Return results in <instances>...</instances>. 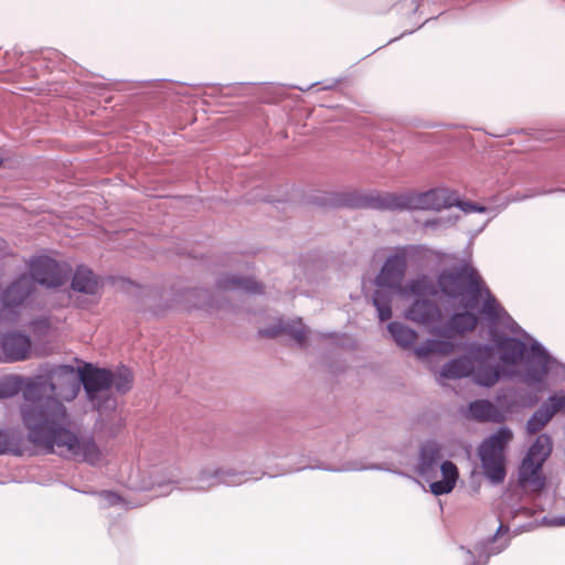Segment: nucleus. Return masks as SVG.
I'll return each mask as SVG.
<instances>
[{
  "mask_svg": "<svg viewBox=\"0 0 565 565\" xmlns=\"http://www.w3.org/2000/svg\"><path fill=\"white\" fill-rule=\"evenodd\" d=\"M47 403V417H43L41 411L36 408L24 411L29 440L49 451H54L56 447L89 465L98 463L100 451L94 439H79L77 435L66 428L68 418L66 407L62 402L49 401Z\"/></svg>",
  "mask_w": 565,
  "mask_h": 565,
  "instance_id": "1",
  "label": "nucleus"
},
{
  "mask_svg": "<svg viewBox=\"0 0 565 565\" xmlns=\"http://www.w3.org/2000/svg\"><path fill=\"white\" fill-rule=\"evenodd\" d=\"M455 193L446 188L425 192L396 193H337L328 192L312 196V202L323 207H356L381 211L441 210L454 206Z\"/></svg>",
  "mask_w": 565,
  "mask_h": 565,
  "instance_id": "2",
  "label": "nucleus"
},
{
  "mask_svg": "<svg viewBox=\"0 0 565 565\" xmlns=\"http://www.w3.org/2000/svg\"><path fill=\"white\" fill-rule=\"evenodd\" d=\"M527 344L514 337H501L497 340V348L500 351V361L509 365H518L524 362V370L519 373L522 383L529 387L541 385L546 377L557 372V369L565 370V364L552 356L546 348L537 340L530 337Z\"/></svg>",
  "mask_w": 565,
  "mask_h": 565,
  "instance_id": "3",
  "label": "nucleus"
},
{
  "mask_svg": "<svg viewBox=\"0 0 565 565\" xmlns=\"http://www.w3.org/2000/svg\"><path fill=\"white\" fill-rule=\"evenodd\" d=\"M21 391L28 402L21 407L22 422L26 427L24 414L26 408H36L41 411L43 417H47V402H60L57 398L74 399L79 392V382L74 377L73 366L58 365L46 374L30 380Z\"/></svg>",
  "mask_w": 565,
  "mask_h": 565,
  "instance_id": "4",
  "label": "nucleus"
},
{
  "mask_svg": "<svg viewBox=\"0 0 565 565\" xmlns=\"http://www.w3.org/2000/svg\"><path fill=\"white\" fill-rule=\"evenodd\" d=\"M443 459V446L437 440L428 439L420 444L415 465V472L430 481L429 489L434 495L450 493L459 478L457 466Z\"/></svg>",
  "mask_w": 565,
  "mask_h": 565,
  "instance_id": "5",
  "label": "nucleus"
},
{
  "mask_svg": "<svg viewBox=\"0 0 565 565\" xmlns=\"http://www.w3.org/2000/svg\"><path fill=\"white\" fill-rule=\"evenodd\" d=\"M437 286L443 295L458 299L468 297L465 308H472L482 297V280L476 268L468 264L448 268L440 271L437 277Z\"/></svg>",
  "mask_w": 565,
  "mask_h": 565,
  "instance_id": "6",
  "label": "nucleus"
},
{
  "mask_svg": "<svg viewBox=\"0 0 565 565\" xmlns=\"http://www.w3.org/2000/svg\"><path fill=\"white\" fill-rule=\"evenodd\" d=\"M512 438V430L503 426L486 438L478 447L483 475L494 484L501 483L507 476L505 449Z\"/></svg>",
  "mask_w": 565,
  "mask_h": 565,
  "instance_id": "7",
  "label": "nucleus"
},
{
  "mask_svg": "<svg viewBox=\"0 0 565 565\" xmlns=\"http://www.w3.org/2000/svg\"><path fill=\"white\" fill-rule=\"evenodd\" d=\"M553 451V439L548 434H540L530 445L519 468V481L541 491L545 487L542 468Z\"/></svg>",
  "mask_w": 565,
  "mask_h": 565,
  "instance_id": "8",
  "label": "nucleus"
},
{
  "mask_svg": "<svg viewBox=\"0 0 565 565\" xmlns=\"http://www.w3.org/2000/svg\"><path fill=\"white\" fill-rule=\"evenodd\" d=\"M519 533L521 531L518 529L511 534L510 527L500 521V525L492 536L477 542L472 548L459 546L463 565H487L490 557L503 552L509 546L512 536Z\"/></svg>",
  "mask_w": 565,
  "mask_h": 565,
  "instance_id": "9",
  "label": "nucleus"
},
{
  "mask_svg": "<svg viewBox=\"0 0 565 565\" xmlns=\"http://www.w3.org/2000/svg\"><path fill=\"white\" fill-rule=\"evenodd\" d=\"M468 353L473 361V382L483 387L494 386L502 377H510L511 373L494 361V349L489 344L471 343Z\"/></svg>",
  "mask_w": 565,
  "mask_h": 565,
  "instance_id": "10",
  "label": "nucleus"
},
{
  "mask_svg": "<svg viewBox=\"0 0 565 565\" xmlns=\"http://www.w3.org/2000/svg\"><path fill=\"white\" fill-rule=\"evenodd\" d=\"M29 277L35 286L45 288H58L65 284L68 277V268L46 255L32 256L26 263Z\"/></svg>",
  "mask_w": 565,
  "mask_h": 565,
  "instance_id": "11",
  "label": "nucleus"
},
{
  "mask_svg": "<svg viewBox=\"0 0 565 565\" xmlns=\"http://www.w3.org/2000/svg\"><path fill=\"white\" fill-rule=\"evenodd\" d=\"M558 414H565V390L555 391L541 403L525 423L526 434H539Z\"/></svg>",
  "mask_w": 565,
  "mask_h": 565,
  "instance_id": "12",
  "label": "nucleus"
},
{
  "mask_svg": "<svg viewBox=\"0 0 565 565\" xmlns=\"http://www.w3.org/2000/svg\"><path fill=\"white\" fill-rule=\"evenodd\" d=\"M218 472V467H203L194 478L190 479L189 481L182 484L179 481L174 480L172 476H170L168 479H154L151 482L150 488H158L160 490L159 495H164L169 493L171 491L170 486L172 483H179L180 489L183 490L204 492L217 486H221Z\"/></svg>",
  "mask_w": 565,
  "mask_h": 565,
  "instance_id": "13",
  "label": "nucleus"
},
{
  "mask_svg": "<svg viewBox=\"0 0 565 565\" xmlns=\"http://www.w3.org/2000/svg\"><path fill=\"white\" fill-rule=\"evenodd\" d=\"M78 376L88 401L100 412L104 406L98 394L111 388V370L87 364Z\"/></svg>",
  "mask_w": 565,
  "mask_h": 565,
  "instance_id": "14",
  "label": "nucleus"
},
{
  "mask_svg": "<svg viewBox=\"0 0 565 565\" xmlns=\"http://www.w3.org/2000/svg\"><path fill=\"white\" fill-rule=\"evenodd\" d=\"M32 340L21 331L0 332V363H15L31 356Z\"/></svg>",
  "mask_w": 565,
  "mask_h": 565,
  "instance_id": "15",
  "label": "nucleus"
},
{
  "mask_svg": "<svg viewBox=\"0 0 565 565\" xmlns=\"http://www.w3.org/2000/svg\"><path fill=\"white\" fill-rule=\"evenodd\" d=\"M478 318L470 311L454 313L446 322L435 324L430 332L439 338L454 339L456 335L465 334L475 330Z\"/></svg>",
  "mask_w": 565,
  "mask_h": 565,
  "instance_id": "16",
  "label": "nucleus"
},
{
  "mask_svg": "<svg viewBox=\"0 0 565 565\" xmlns=\"http://www.w3.org/2000/svg\"><path fill=\"white\" fill-rule=\"evenodd\" d=\"M406 267L396 248L390 254L375 277L376 287L398 290L406 275Z\"/></svg>",
  "mask_w": 565,
  "mask_h": 565,
  "instance_id": "17",
  "label": "nucleus"
},
{
  "mask_svg": "<svg viewBox=\"0 0 565 565\" xmlns=\"http://www.w3.org/2000/svg\"><path fill=\"white\" fill-rule=\"evenodd\" d=\"M36 290L32 278L21 274L12 280L2 291L1 300L6 308L22 306Z\"/></svg>",
  "mask_w": 565,
  "mask_h": 565,
  "instance_id": "18",
  "label": "nucleus"
},
{
  "mask_svg": "<svg viewBox=\"0 0 565 565\" xmlns=\"http://www.w3.org/2000/svg\"><path fill=\"white\" fill-rule=\"evenodd\" d=\"M405 317L415 323L430 326L431 329L441 322V310L434 300L415 299L406 310Z\"/></svg>",
  "mask_w": 565,
  "mask_h": 565,
  "instance_id": "19",
  "label": "nucleus"
},
{
  "mask_svg": "<svg viewBox=\"0 0 565 565\" xmlns=\"http://www.w3.org/2000/svg\"><path fill=\"white\" fill-rule=\"evenodd\" d=\"M301 462L303 465L296 468L295 469L296 471H300L303 469H320V470L337 471V472H339V471L379 470V471H392L396 475L405 476L404 472H402L399 470H392L383 463L362 465L361 462L353 461V462H348L342 468H332L327 465L318 463L316 460L311 459L310 457H308L307 459H301Z\"/></svg>",
  "mask_w": 565,
  "mask_h": 565,
  "instance_id": "20",
  "label": "nucleus"
},
{
  "mask_svg": "<svg viewBox=\"0 0 565 565\" xmlns=\"http://www.w3.org/2000/svg\"><path fill=\"white\" fill-rule=\"evenodd\" d=\"M280 333L290 335L300 347H303L307 339V329L301 319L280 322L277 326L259 330V334L267 338H276Z\"/></svg>",
  "mask_w": 565,
  "mask_h": 565,
  "instance_id": "21",
  "label": "nucleus"
},
{
  "mask_svg": "<svg viewBox=\"0 0 565 565\" xmlns=\"http://www.w3.org/2000/svg\"><path fill=\"white\" fill-rule=\"evenodd\" d=\"M216 287L221 290L227 291H243L246 294H262L263 287L252 277H243L238 275H223L216 280Z\"/></svg>",
  "mask_w": 565,
  "mask_h": 565,
  "instance_id": "22",
  "label": "nucleus"
},
{
  "mask_svg": "<svg viewBox=\"0 0 565 565\" xmlns=\"http://www.w3.org/2000/svg\"><path fill=\"white\" fill-rule=\"evenodd\" d=\"M406 269L413 267L424 268L430 260L433 252L424 245H404L396 247Z\"/></svg>",
  "mask_w": 565,
  "mask_h": 565,
  "instance_id": "23",
  "label": "nucleus"
},
{
  "mask_svg": "<svg viewBox=\"0 0 565 565\" xmlns=\"http://www.w3.org/2000/svg\"><path fill=\"white\" fill-rule=\"evenodd\" d=\"M71 287L74 291L85 295H96L100 289L97 276L86 266H77L72 278Z\"/></svg>",
  "mask_w": 565,
  "mask_h": 565,
  "instance_id": "24",
  "label": "nucleus"
},
{
  "mask_svg": "<svg viewBox=\"0 0 565 565\" xmlns=\"http://www.w3.org/2000/svg\"><path fill=\"white\" fill-rule=\"evenodd\" d=\"M471 372H473V361L467 351L465 355L455 358L445 363L439 375L447 380H459L469 377Z\"/></svg>",
  "mask_w": 565,
  "mask_h": 565,
  "instance_id": "25",
  "label": "nucleus"
},
{
  "mask_svg": "<svg viewBox=\"0 0 565 565\" xmlns=\"http://www.w3.org/2000/svg\"><path fill=\"white\" fill-rule=\"evenodd\" d=\"M218 469L221 484L227 487H234L244 483L253 473V471L247 468V460L241 461L239 468L218 467Z\"/></svg>",
  "mask_w": 565,
  "mask_h": 565,
  "instance_id": "26",
  "label": "nucleus"
},
{
  "mask_svg": "<svg viewBox=\"0 0 565 565\" xmlns=\"http://www.w3.org/2000/svg\"><path fill=\"white\" fill-rule=\"evenodd\" d=\"M468 416L479 422H497L499 412L488 399H477L469 404Z\"/></svg>",
  "mask_w": 565,
  "mask_h": 565,
  "instance_id": "27",
  "label": "nucleus"
},
{
  "mask_svg": "<svg viewBox=\"0 0 565 565\" xmlns=\"http://www.w3.org/2000/svg\"><path fill=\"white\" fill-rule=\"evenodd\" d=\"M393 341L401 348L407 349L414 345L417 339V332L398 321H392L387 324Z\"/></svg>",
  "mask_w": 565,
  "mask_h": 565,
  "instance_id": "28",
  "label": "nucleus"
},
{
  "mask_svg": "<svg viewBox=\"0 0 565 565\" xmlns=\"http://www.w3.org/2000/svg\"><path fill=\"white\" fill-rule=\"evenodd\" d=\"M392 290L387 287H377L372 295V303L376 308L380 321L392 318Z\"/></svg>",
  "mask_w": 565,
  "mask_h": 565,
  "instance_id": "29",
  "label": "nucleus"
},
{
  "mask_svg": "<svg viewBox=\"0 0 565 565\" xmlns=\"http://www.w3.org/2000/svg\"><path fill=\"white\" fill-rule=\"evenodd\" d=\"M483 303L480 313L491 324H497L498 320L505 315V309L498 302L495 297L488 288H482Z\"/></svg>",
  "mask_w": 565,
  "mask_h": 565,
  "instance_id": "30",
  "label": "nucleus"
},
{
  "mask_svg": "<svg viewBox=\"0 0 565 565\" xmlns=\"http://www.w3.org/2000/svg\"><path fill=\"white\" fill-rule=\"evenodd\" d=\"M111 387L118 394H126L132 388L134 375L130 369L127 366H119L115 371H111Z\"/></svg>",
  "mask_w": 565,
  "mask_h": 565,
  "instance_id": "31",
  "label": "nucleus"
},
{
  "mask_svg": "<svg viewBox=\"0 0 565 565\" xmlns=\"http://www.w3.org/2000/svg\"><path fill=\"white\" fill-rule=\"evenodd\" d=\"M407 288L409 292L414 296H435L436 288L433 282L426 277L422 276L415 279H412L407 284Z\"/></svg>",
  "mask_w": 565,
  "mask_h": 565,
  "instance_id": "32",
  "label": "nucleus"
},
{
  "mask_svg": "<svg viewBox=\"0 0 565 565\" xmlns=\"http://www.w3.org/2000/svg\"><path fill=\"white\" fill-rule=\"evenodd\" d=\"M24 380L19 375H10L0 379V396L12 397L23 387Z\"/></svg>",
  "mask_w": 565,
  "mask_h": 565,
  "instance_id": "33",
  "label": "nucleus"
},
{
  "mask_svg": "<svg viewBox=\"0 0 565 565\" xmlns=\"http://www.w3.org/2000/svg\"><path fill=\"white\" fill-rule=\"evenodd\" d=\"M17 446V433L13 429H0V455L14 451Z\"/></svg>",
  "mask_w": 565,
  "mask_h": 565,
  "instance_id": "34",
  "label": "nucleus"
},
{
  "mask_svg": "<svg viewBox=\"0 0 565 565\" xmlns=\"http://www.w3.org/2000/svg\"><path fill=\"white\" fill-rule=\"evenodd\" d=\"M457 221V216H438L434 218L426 220L424 222L425 230H431L435 232L444 231L450 226H452Z\"/></svg>",
  "mask_w": 565,
  "mask_h": 565,
  "instance_id": "35",
  "label": "nucleus"
},
{
  "mask_svg": "<svg viewBox=\"0 0 565 565\" xmlns=\"http://www.w3.org/2000/svg\"><path fill=\"white\" fill-rule=\"evenodd\" d=\"M454 201V206L459 207L465 213H486L489 211L487 206L470 201H462L456 194Z\"/></svg>",
  "mask_w": 565,
  "mask_h": 565,
  "instance_id": "36",
  "label": "nucleus"
},
{
  "mask_svg": "<svg viewBox=\"0 0 565 565\" xmlns=\"http://www.w3.org/2000/svg\"><path fill=\"white\" fill-rule=\"evenodd\" d=\"M266 459H281L289 456V446L287 443H275L269 446L266 454Z\"/></svg>",
  "mask_w": 565,
  "mask_h": 565,
  "instance_id": "37",
  "label": "nucleus"
},
{
  "mask_svg": "<svg viewBox=\"0 0 565 565\" xmlns=\"http://www.w3.org/2000/svg\"><path fill=\"white\" fill-rule=\"evenodd\" d=\"M497 324H501L503 328L508 329L510 332L514 334H521L525 339H530V335L525 333L522 328L513 320V318L505 311V315L498 320Z\"/></svg>",
  "mask_w": 565,
  "mask_h": 565,
  "instance_id": "38",
  "label": "nucleus"
},
{
  "mask_svg": "<svg viewBox=\"0 0 565 565\" xmlns=\"http://www.w3.org/2000/svg\"><path fill=\"white\" fill-rule=\"evenodd\" d=\"M434 345H435V339H428V340L424 341L423 343H420L418 347H416L414 349V352L418 358L424 359V358L429 356L433 353H436V349L434 348Z\"/></svg>",
  "mask_w": 565,
  "mask_h": 565,
  "instance_id": "39",
  "label": "nucleus"
},
{
  "mask_svg": "<svg viewBox=\"0 0 565 565\" xmlns=\"http://www.w3.org/2000/svg\"><path fill=\"white\" fill-rule=\"evenodd\" d=\"M98 497L105 502V507L116 505L122 501L121 497L118 493L109 490L99 491Z\"/></svg>",
  "mask_w": 565,
  "mask_h": 565,
  "instance_id": "40",
  "label": "nucleus"
},
{
  "mask_svg": "<svg viewBox=\"0 0 565 565\" xmlns=\"http://www.w3.org/2000/svg\"><path fill=\"white\" fill-rule=\"evenodd\" d=\"M436 353H443V354H449L454 351V343L450 341V339L441 338V340L435 339V345Z\"/></svg>",
  "mask_w": 565,
  "mask_h": 565,
  "instance_id": "41",
  "label": "nucleus"
},
{
  "mask_svg": "<svg viewBox=\"0 0 565 565\" xmlns=\"http://www.w3.org/2000/svg\"><path fill=\"white\" fill-rule=\"evenodd\" d=\"M542 523L547 526H565V516H544Z\"/></svg>",
  "mask_w": 565,
  "mask_h": 565,
  "instance_id": "42",
  "label": "nucleus"
},
{
  "mask_svg": "<svg viewBox=\"0 0 565 565\" xmlns=\"http://www.w3.org/2000/svg\"><path fill=\"white\" fill-rule=\"evenodd\" d=\"M524 513L526 515H529V510L525 509V508H520V509H516L515 511L512 512V518H515L519 513Z\"/></svg>",
  "mask_w": 565,
  "mask_h": 565,
  "instance_id": "43",
  "label": "nucleus"
},
{
  "mask_svg": "<svg viewBox=\"0 0 565 565\" xmlns=\"http://www.w3.org/2000/svg\"><path fill=\"white\" fill-rule=\"evenodd\" d=\"M535 194L534 193H531V194H523L521 196H515L513 199V201H522V200H525V199H529V198H533Z\"/></svg>",
  "mask_w": 565,
  "mask_h": 565,
  "instance_id": "44",
  "label": "nucleus"
},
{
  "mask_svg": "<svg viewBox=\"0 0 565 565\" xmlns=\"http://www.w3.org/2000/svg\"><path fill=\"white\" fill-rule=\"evenodd\" d=\"M318 84H319V83H313V84H311V85H310V86H308V87H300V86H296L295 88H297V89H299V90H301V92H307V90H309L311 87H313V86H316V85H318Z\"/></svg>",
  "mask_w": 565,
  "mask_h": 565,
  "instance_id": "45",
  "label": "nucleus"
},
{
  "mask_svg": "<svg viewBox=\"0 0 565 565\" xmlns=\"http://www.w3.org/2000/svg\"><path fill=\"white\" fill-rule=\"evenodd\" d=\"M74 490L77 491L76 489H74ZM78 491L82 493L92 494V495H98V492H99V491H89V490H78Z\"/></svg>",
  "mask_w": 565,
  "mask_h": 565,
  "instance_id": "46",
  "label": "nucleus"
},
{
  "mask_svg": "<svg viewBox=\"0 0 565 565\" xmlns=\"http://www.w3.org/2000/svg\"><path fill=\"white\" fill-rule=\"evenodd\" d=\"M338 83H339V81H333L331 84H328V85L323 86V87H322V89H331V88H333Z\"/></svg>",
  "mask_w": 565,
  "mask_h": 565,
  "instance_id": "47",
  "label": "nucleus"
},
{
  "mask_svg": "<svg viewBox=\"0 0 565 565\" xmlns=\"http://www.w3.org/2000/svg\"><path fill=\"white\" fill-rule=\"evenodd\" d=\"M559 371H562V372H564V373H565V370H563V369H557V372H553L552 374H558V373H559Z\"/></svg>",
  "mask_w": 565,
  "mask_h": 565,
  "instance_id": "48",
  "label": "nucleus"
},
{
  "mask_svg": "<svg viewBox=\"0 0 565 565\" xmlns=\"http://www.w3.org/2000/svg\"><path fill=\"white\" fill-rule=\"evenodd\" d=\"M3 164V158L0 156V167Z\"/></svg>",
  "mask_w": 565,
  "mask_h": 565,
  "instance_id": "49",
  "label": "nucleus"
}]
</instances>
